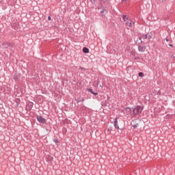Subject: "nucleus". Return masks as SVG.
<instances>
[{
	"label": "nucleus",
	"instance_id": "17",
	"mask_svg": "<svg viewBox=\"0 0 175 175\" xmlns=\"http://www.w3.org/2000/svg\"><path fill=\"white\" fill-rule=\"evenodd\" d=\"M122 2H126V0H122Z\"/></svg>",
	"mask_w": 175,
	"mask_h": 175
},
{
	"label": "nucleus",
	"instance_id": "5",
	"mask_svg": "<svg viewBox=\"0 0 175 175\" xmlns=\"http://www.w3.org/2000/svg\"><path fill=\"white\" fill-rule=\"evenodd\" d=\"M101 17H105L106 14H107V10L103 9L100 11Z\"/></svg>",
	"mask_w": 175,
	"mask_h": 175
},
{
	"label": "nucleus",
	"instance_id": "11",
	"mask_svg": "<svg viewBox=\"0 0 175 175\" xmlns=\"http://www.w3.org/2000/svg\"><path fill=\"white\" fill-rule=\"evenodd\" d=\"M139 77H143V76H144V74H143V72H139Z\"/></svg>",
	"mask_w": 175,
	"mask_h": 175
},
{
	"label": "nucleus",
	"instance_id": "10",
	"mask_svg": "<svg viewBox=\"0 0 175 175\" xmlns=\"http://www.w3.org/2000/svg\"><path fill=\"white\" fill-rule=\"evenodd\" d=\"M88 91L89 92H91V94H92L93 95H98V93L94 92L91 89H89Z\"/></svg>",
	"mask_w": 175,
	"mask_h": 175
},
{
	"label": "nucleus",
	"instance_id": "3",
	"mask_svg": "<svg viewBox=\"0 0 175 175\" xmlns=\"http://www.w3.org/2000/svg\"><path fill=\"white\" fill-rule=\"evenodd\" d=\"M123 113L127 118L133 117L132 115V109H131L129 107L124 108L123 109Z\"/></svg>",
	"mask_w": 175,
	"mask_h": 175
},
{
	"label": "nucleus",
	"instance_id": "2",
	"mask_svg": "<svg viewBox=\"0 0 175 175\" xmlns=\"http://www.w3.org/2000/svg\"><path fill=\"white\" fill-rule=\"evenodd\" d=\"M122 19L124 20V24L126 27H129V28H131L135 25V23L132 21L128 19L126 15H123Z\"/></svg>",
	"mask_w": 175,
	"mask_h": 175
},
{
	"label": "nucleus",
	"instance_id": "9",
	"mask_svg": "<svg viewBox=\"0 0 175 175\" xmlns=\"http://www.w3.org/2000/svg\"><path fill=\"white\" fill-rule=\"evenodd\" d=\"M83 52L85 53V54H88V53H90V49H88V48L87 47H83Z\"/></svg>",
	"mask_w": 175,
	"mask_h": 175
},
{
	"label": "nucleus",
	"instance_id": "16",
	"mask_svg": "<svg viewBox=\"0 0 175 175\" xmlns=\"http://www.w3.org/2000/svg\"><path fill=\"white\" fill-rule=\"evenodd\" d=\"M171 57H172V58H175L174 55H172Z\"/></svg>",
	"mask_w": 175,
	"mask_h": 175
},
{
	"label": "nucleus",
	"instance_id": "6",
	"mask_svg": "<svg viewBox=\"0 0 175 175\" xmlns=\"http://www.w3.org/2000/svg\"><path fill=\"white\" fill-rule=\"evenodd\" d=\"M146 46H139L138 47V50L141 53H144V51H146Z\"/></svg>",
	"mask_w": 175,
	"mask_h": 175
},
{
	"label": "nucleus",
	"instance_id": "1",
	"mask_svg": "<svg viewBox=\"0 0 175 175\" xmlns=\"http://www.w3.org/2000/svg\"><path fill=\"white\" fill-rule=\"evenodd\" d=\"M142 111H143V107L140 105H137L133 109V112H132L133 117H136V116H139V114H142Z\"/></svg>",
	"mask_w": 175,
	"mask_h": 175
},
{
	"label": "nucleus",
	"instance_id": "7",
	"mask_svg": "<svg viewBox=\"0 0 175 175\" xmlns=\"http://www.w3.org/2000/svg\"><path fill=\"white\" fill-rule=\"evenodd\" d=\"M32 106H33V103H29L26 106V109H27V110H31V109H32Z\"/></svg>",
	"mask_w": 175,
	"mask_h": 175
},
{
	"label": "nucleus",
	"instance_id": "4",
	"mask_svg": "<svg viewBox=\"0 0 175 175\" xmlns=\"http://www.w3.org/2000/svg\"><path fill=\"white\" fill-rule=\"evenodd\" d=\"M37 121L40 124H46V119H44L41 116H37Z\"/></svg>",
	"mask_w": 175,
	"mask_h": 175
},
{
	"label": "nucleus",
	"instance_id": "18",
	"mask_svg": "<svg viewBox=\"0 0 175 175\" xmlns=\"http://www.w3.org/2000/svg\"><path fill=\"white\" fill-rule=\"evenodd\" d=\"M166 42H169V40L167 38L165 39Z\"/></svg>",
	"mask_w": 175,
	"mask_h": 175
},
{
	"label": "nucleus",
	"instance_id": "13",
	"mask_svg": "<svg viewBox=\"0 0 175 175\" xmlns=\"http://www.w3.org/2000/svg\"><path fill=\"white\" fill-rule=\"evenodd\" d=\"M92 3L95 2V0H90Z\"/></svg>",
	"mask_w": 175,
	"mask_h": 175
},
{
	"label": "nucleus",
	"instance_id": "8",
	"mask_svg": "<svg viewBox=\"0 0 175 175\" xmlns=\"http://www.w3.org/2000/svg\"><path fill=\"white\" fill-rule=\"evenodd\" d=\"M114 126L118 129L120 127L118 126V120H117V118L115 119L114 121Z\"/></svg>",
	"mask_w": 175,
	"mask_h": 175
},
{
	"label": "nucleus",
	"instance_id": "14",
	"mask_svg": "<svg viewBox=\"0 0 175 175\" xmlns=\"http://www.w3.org/2000/svg\"><path fill=\"white\" fill-rule=\"evenodd\" d=\"M48 20H51V16H48Z\"/></svg>",
	"mask_w": 175,
	"mask_h": 175
},
{
	"label": "nucleus",
	"instance_id": "12",
	"mask_svg": "<svg viewBox=\"0 0 175 175\" xmlns=\"http://www.w3.org/2000/svg\"><path fill=\"white\" fill-rule=\"evenodd\" d=\"M5 44H5V43L2 44V46H1L2 49H6V46H5Z\"/></svg>",
	"mask_w": 175,
	"mask_h": 175
},
{
	"label": "nucleus",
	"instance_id": "15",
	"mask_svg": "<svg viewBox=\"0 0 175 175\" xmlns=\"http://www.w3.org/2000/svg\"><path fill=\"white\" fill-rule=\"evenodd\" d=\"M79 69H80L81 70H83V67H80Z\"/></svg>",
	"mask_w": 175,
	"mask_h": 175
},
{
	"label": "nucleus",
	"instance_id": "19",
	"mask_svg": "<svg viewBox=\"0 0 175 175\" xmlns=\"http://www.w3.org/2000/svg\"><path fill=\"white\" fill-rule=\"evenodd\" d=\"M162 1V2H165V1H166V0H161Z\"/></svg>",
	"mask_w": 175,
	"mask_h": 175
}]
</instances>
